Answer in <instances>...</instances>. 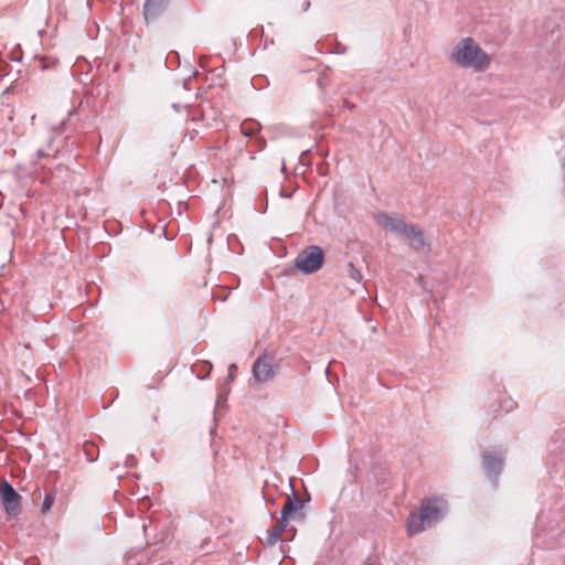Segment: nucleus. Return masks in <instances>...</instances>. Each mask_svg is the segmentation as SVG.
Here are the masks:
<instances>
[{
  "label": "nucleus",
  "mask_w": 565,
  "mask_h": 565,
  "mask_svg": "<svg viewBox=\"0 0 565 565\" xmlns=\"http://www.w3.org/2000/svg\"><path fill=\"white\" fill-rule=\"evenodd\" d=\"M451 60L462 68H473L477 72L486 71L491 57L472 38H463L458 42L451 53Z\"/></svg>",
  "instance_id": "obj_1"
},
{
  "label": "nucleus",
  "mask_w": 565,
  "mask_h": 565,
  "mask_svg": "<svg viewBox=\"0 0 565 565\" xmlns=\"http://www.w3.org/2000/svg\"><path fill=\"white\" fill-rule=\"evenodd\" d=\"M379 222L385 230L408 241L409 246L415 250L428 246L425 233L418 225L407 224L403 218L387 214H381Z\"/></svg>",
  "instance_id": "obj_2"
},
{
  "label": "nucleus",
  "mask_w": 565,
  "mask_h": 565,
  "mask_svg": "<svg viewBox=\"0 0 565 565\" xmlns=\"http://www.w3.org/2000/svg\"><path fill=\"white\" fill-rule=\"evenodd\" d=\"M326 262V254L319 245H309L299 252L294 260L295 268L303 275L319 271Z\"/></svg>",
  "instance_id": "obj_3"
},
{
  "label": "nucleus",
  "mask_w": 565,
  "mask_h": 565,
  "mask_svg": "<svg viewBox=\"0 0 565 565\" xmlns=\"http://www.w3.org/2000/svg\"><path fill=\"white\" fill-rule=\"evenodd\" d=\"M505 459L507 449H498L494 452L483 451L481 454V468L494 488L499 484Z\"/></svg>",
  "instance_id": "obj_4"
},
{
  "label": "nucleus",
  "mask_w": 565,
  "mask_h": 565,
  "mask_svg": "<svg viewBox=\"0 0 565 565\" xmlns=\"http://www.w3.org/2000/svg\"><path fill=\"white\" fill-rule=\"evenodd\" d=\"M289 488L291 491V495H288L282 509L281 513L285 518L292 519L295 521L302 522L306 519V514L303 509L306 504L310 501V495L307 494V498H301L296 493L292 479L289 480Z\"/></svg>",
  "instance_id": "obj_5"
},
{
  "label": "nucleus",
  "mask_w": 565,
  "mask_h": 565,
  "mask_svg": "<svg viewBox=\"0 0 565 565\" xmlns=\"http://www.w3.org/2000/svg\"><path fill=\"white\" fill-rule=\"evenodd\" d=\"M0 498L7 515L11 519H19L22 512V497L8 481H4L0 487Z\"/></svg>",
  "instance_id": "obj_6"
},
{
  "label": "nucleus",
  "mask_w": 565,
  "mask_h": 565,
  "mask_svg": "<svg viewBox=\"0 0 565 565\" xmlns=\"http://www.w3.org/2000/svg\"><path fill=\"white\" fill-rule=\"evenodd\" d=\"M252 372L256 383H264L274 379L278 372V365L274 356L264 352L254 361Z\"/></svg>",
  "instance_id": "obj_7"
},
{
  "label": "nucleus",
  "mask_w": 565,
  "mask_h": 565,
  "mask_svg": "<svg viewBox=\"0 0 565 565\" xmlns=\"http://www.w3.org/2000/svg\"><path fill=\"white\" fill-rule=\"evenodd\" d=\"M420 510L424 513V516L427 520L428 524L439 522L444 519L446 515V503L445 501L433 498L429 499L427 502H423L420 505Z\"/></svg>",
  "instance_id": "obj_8"
},
{
  "label": "nucleus",
  "mask_w": 565,
  "mask_h": 565,
  "mask_svg": "<svg viewBox=\"0 0 565 565\" xmlns=\"http://www.w3.org/2000/svg\"><path fill=\"white\" fill-rule=\"evenodd\" d=\"M171 0H146L142 14L147 24L158 21L167 11Z\"/></svg>",
  "instance_id": "obj_9"
},
{
  "label": "nucleus",
  "mask_w": 565,
  "mask_h": 565,
  "mask_svg": "<svg viewBox=\"0 0 565 565\" xmlns=\"http://www.w3.org/2000/svg\"><path fill=\"white\" fill-rule=\"evenodd\" d=\"M425 522H427L424 516L423 511L419 513L411 512L409 518L407 520V532L409 536L418 534L425 530Z\"/></svg>",
  "instance_id": "obj_10"
},
{
  "label": "nucleus",
  "mask_w": 565,
  "mask_h": 565,
  "mask_svg": "<svg viewBox=\"0 0 565 565\" xmlns=\"http://www.w3.org/2000/svg\"><path fill=\"white\" fill-rule=\"evenodd\" d=\"M82 450L88 462H95L97 460L99 449L93 441H85Z\"/></svg>",
  "instance_id": "obj_11"
},
{
  "label": "nucleus",
  "mask_w": 565,
  "mask_h": 565,
  "mask_svg": "<svg viewBox=\"0 0 565 565\" xmlns=\"http://www.w3.org/2000/svg\"><path fill=\"white\" fill-rule=\"evenodd\" d=\"M259 130V125L255 121H244L242 124V132L245 136L252 137L256 135Z\"/></svg>",
  "instance_id": "obj_12"
},
{
  "label": "nucleus",
  "mask_w": 565,
  "mask_h": 565,
  "mask_svg": "<svg viewBox=\"0 0 565 565\" xmlns=\"http://www.w3.org/2000/svg\"><path fill=\"white\" fill-rule=\"evenodd\" d=\"M166 65L168 68L174 70L180 66V55L175 51H171L168 53L166 57Z\"/></svg>",
  "instance_id": "obj_13"
},
{
  "label": "nucleus",
  "mask_w": 565,
  "mask_h": 565,
  "mask_svg": "<svg viewBox=\"0 0 565 565\" xmlns=\"http://www.w3.org/2000/svg\"><path fill=\"white\" fill-rule=\"evenodd\" d=\"M55 501V493L54 492H46L45 497L43 499L42 505H41V512L43 514L47 513Z\"/></svg>",
  "instance_id": "obj_14"
},
{
  "label": "nucleus",
  "mask_w": 565,
  "mask_h": 565,
  "mask_svg": "<svg viewBox=\"0 0 565 565\" xmlns=\"http://www.w3.org/2000/svg\"><path fill=\"white\" fill-rule=\"evenodd\" d=\"M281 535L279 534L278 530H270L268 531V536L264 543L266 547H271L275 545V543L279 540Z\"/></svg>",
  "instance_id": "obj_15"
},
{
  "label": "nucleus",
  "mask_w": 565,
  "mask_h": 565,
  "mask_svg": "<svg viewBox=\"0 0 565 565\" xmlns=\"http://www.w3.org/2000/svg\"><path fill=\"white\" fill-rule=\"evenodd\" d=\"M349 276L358 282L362 280V274L358 268H355L353 263H349Z\"/></svg>",
  "instance_id": "obj_16"
},
{
  "label": "nucleus",
  "mask_w": 565,
  "mask_h": 565,
  "mask_svg": "<svg viewBox=\"0 0 565 565\" xmlns=\"http://www.w3.org/2000/svg\"><path fill=\"white\" fill-rule=\"evenodd\" d=\"M23 58V52L21 45H17L10 53V60L14 62H21Z\"/></svg>",
  "instance_id": "obj_17"
},
{
  "label": "nucleus",
  "mask_w": 565,
  "mask_h": 565,
  "mask_svg": "<svg viewBox=\"0 0 565 565\" xmlns=\"http://www.w3.org/2000/svg\"><path fill=\"white\" fill-rule=\"evenodd\" d=\"M288 522H289V518H285V520H284V515L280 512V519L274 529L278 530L279 534L281 535L282 532L285 531V529L287 527Z\"/></svg>",
  "instance_id": "obj_18"
},
{
  "label": "nucleus",
  "mask_w": 565,
  "mask_h": 565,
  "mask_svg": "<svg viewBox=\"0 0 565 565\" xmlns=\"http://www.w3.org/2000/svg\"><path fill=\"white\" fill-rule=\"evenodd\" d=\"M137 466V459L134 455H128L125 459V467L132 468Z\"/></svg>",
  "instance_id": "obj_19"
},
{
  "label": "nucleus",
  "mask_w": 565,
  "mask_h": 565,
  "mask_svg": "<svg viewBox=\"0 0 565 565\" xmlns=\"http://www.w3.org/2000/svg\"><path fill=\"white\" fill-rule=\"evenodd\" d=\"M236 371H237V366L236 364L232 363L230 366H228V374H227V380L228 381H234L235 377H236Z\"/></svg>",
  "instance_id": "obj_20"
},
{
  "label": "nucleus",
  "mask_w": 565,
  "mask_h": 565,
  "mask_svg": "<svg viewBox=\"0 0 565 565\" xmlns=\"http://www.w3.org/2000/svg\"><path fill=\"white\" fill-rule=\"evenodd\" d=\"M264 499H265L266 503L269 505H275V503H276L275 498L267 495L265 492H264Z\"/></svg>",
  "instance_id": "obj_21"
},
{
  "label": "nucleus",
  "mask_w": 565,
  "mask_h": 565,
  "mask_svg": "<svg viewBox=\"0 0 565 565\" xmlns=\"http://www.w3.org/2000/svg\"><path fill=\"white\" fill-rule=\"evenodd\" d=\"M324 81H326V76L323 75H320L318 78H317V85L323 89L324 88Z\"/></svg>",
  "instance_id": "obj_22"
},
{
  "label": "nucleus",
  "mask_w": 565,
  "mask_h": 565,
  "mask_svg": "<svg viewBox=\"0 0 565 565\" xmlns=\"http://www.w3.org/2000/svg\"><path fill=\"white\" fill-rule=\"evenodd\" d=\"M77 115V109L76 108H73L72 110L68 111V116H67V121L72 122L73 120V117Z\"/></svg>",
  "instance_id": "obj_23"
},
{
  "label": "nucleus",
  "mask_w": 565,
  "mask_h": 565,
  "mask_svg": "<svg viewBox=\"0 0 565 565\" xmlns=\"http://www.w3.org/2000/svg\"><path fill=\"white\" fill-rule=\"evenodd\" d=\"M190 83H191V77H189V78H186V79H184V81H183V87H184V89H186V90H190V89H191V88H190Z\"/></svg>",
  "instance_id": "obj_24"
},
{
  "label": "nucleus",
  "mask_w": 565,
  "mask_h": 565,
  "mask_svg": "<svg viewBox=\"0 0 565 565\" xmlns=\"http://www.w3.org/2000/svg\"><path fill=\"white\" fill-rule=\"evenodd\" d=\"M46 156H47V154H46V153L44 152V150H42V149H39V150L36 151V157H38V158H44V157H46Z\"/></svg>",
  "instance_id": "obj_25"
},
{
  "label": "nucleus",
  "mask_w": 565,
  "mask_h": 565,
  "mask_svg": "<svg viewBox=\"0 0 565 565\" xmlns=\"http://www.w3.org/2000/svg\"><path fill=\"white\" fill-rule=\"evenodd\" d=\"M338 47H339V49H338V52H339V53H345V52H347V47H345V46H343V45L339 44V45H338Z\"/></svg>",
  "instance_id": "obj_26"
},
{
  "label": "nucleus",
  "mask_w": 565,
  "mask_h": 565,
  "mask_svg": "<svg viewBox=\"0 0 565 565\" xmlns=\"http://www.w3.org/2000/svg\"><path fill=\"white\" fill-rule=\"evenodd\" d=\"M47 67H49V65L45 63V58L43 57V58L41 60V68H42V70H46Z\"/></svg>",
  "instance_id": "obj_27"
},
{
  "label": "nucleus",
  "mask_w": 565,
  "mask_h": 565,
  "mask_svg": "<svg viewBox=\"0 0 565 565\" xmlns=\"http://www.w3.org/2000/svg\"><path fill=\"white\" fill-rule=\"evenodd\" d=\"M172 108H173L175 111H180V109H181V105H180V104H177V103H173V104H172Z\"/></svg>",
  "instance_id": "obj_28"
},
{
  "label": "nucleus",
  "mask_w": 565,
  "mask_h": 565,
  "mask_svg": "<svg viewBox=\"0 0 565 565\" xmlns=\"http://www.w3.org/2000/svg\"><path fill=\"white\" fill-rule=\"evenodd\" d=\"M280 195L284 198H290V194H285L284 188L280 189Z\"/></svg>",
  "instance_id": "obj_29"
},
{
  "label": "nucleus",
  "mask_w": 565,
  "mask_h": 565,
  "mask_svg": "<svg viewBox=\"0 0 565 565\" xmlns=\"http://www.w3.org/2000/svg\"><path fill=\"white\" fill-rule=\"evenodd\" d=\"M7 66H8V63H2V65H0V71H3L4 67H7Z\"/></svg>",
  "instance_id": "obj_30"
},
{
  "label": "nucleus",
  "mask_w": 565,
  "mask_h": 565,
  "mask_svg": "<svg viewBox=\"0 0 565 565\" xmlns=\"http://www.w3.org/2000/svg\"><path fill=\"white\" fill-rule=\"evenodd\" d=\"M198 74H199V72H198L196 70H193V71H192V75H193V76H196Z\"/></svg>",
  "instance_id": "obj_31"
},
{
  "label": "nucleus",
  "mask_w": 565,
  "mask_h": 565,
  "mask_svg": "<svg viewBox=\"0 0 565 565\" xmlns=\"http://www.w3.org/2000/svg\"><path fill=\"white\" fill-rule=\"evenodd\" d=\"M345 105L350 108H354V105H350L349 102L345 100Z\"/></svg>",
  "instance_id": "obj_32"
},
{
  "label": "nucleus",
  "mask_w": 565,
  "mask_h": 565,
  "mask_svg": "<svg viewBox=\"0 0 565 565\" xmlns=\"http://www.w3.org/2000/svg\"><path fill=\"white\" fill-rule=\"evenodd\" d=\"M286 170L285 163H282L281 171L284 172Z\"/></svg>",
  "instance_id": "obj_33"
}]
</instances>
